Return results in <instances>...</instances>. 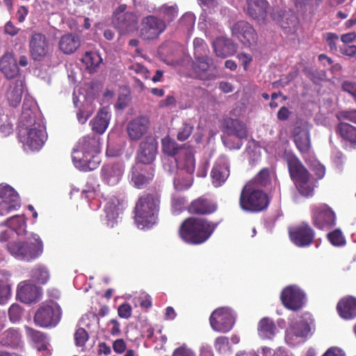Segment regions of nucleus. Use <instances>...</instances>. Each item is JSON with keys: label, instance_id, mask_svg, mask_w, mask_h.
I'll use <instances>...</instances> for the list:
<instances>
[{"label": "nucleus", "instance_id": "60", "mask_svg": "<svg viewBox=\"0 0 356 356\" xmlns=\"http://www.w3.org/2000/svg\"><path fill=\"white\" fill-rule=\"evenodd\" d=\"M310 166L312 170L315 172L318 179H322L325 173L324 165L319 163L318 161L314 160L311 162Z\"/></svg>", "mask_w": 356, "mask_h": 356}, {"label": "nucleus", "instance_id": "7", "mask_svg": "<svg viewBox=\"0 0 356 356\" xmlns=\"http://www.w3.org/2000/svg\"><path fill=\"white\" fill-rule=\"evenodd\" d=\"M285 160L290 176L300 193L305 196L312 195L314 185L308 170L293 154H286Z\"/></svg>", "mask_w": 356, "mask_h": 356}, {"label": "nucleus", "instance_id": "35", "mask_svg": "<svg viewBox=\"0 0 356 356\" xmlns=\"http://www.w3.org/2000/svg\"><path fill=\"white\" fill-rule=\"evenodd\" d=\"M58 45L62 52L71 54L80 47L81 39L77 35L67 33L60 37Z\"/></svg>", "mask_w": 356, "mask_h": 356}, {"label": "nucleus", "instance_id": "42", "mask_svg": "<svg viewBox=\"0 0 356 356\" xmlns=\"http://www.w3.org/2000/svg\"><path fill=\"white\" fill-rule=\"evenodd\" d=\"M258 331L261 338L272 339L275 334L276 327L270 319L264 318L259 321Z\"/></svg>", "mask_w": 356, "mask_h": 356}, {"label": "nucleus", "instance_id": "46", "mask_svg": "<svg viewBox=\"0 0 356 356\" xmlns=\"http://www.w3.org/2000/svg\"><path fill=\"white\" fill-rule=\"evenodd\" d=\"M157 12L162 16L164 22H171L178 15V7L176 4H164L158 9Z\"/></svg>", "mask_w": 356, "mask_h": 356}, {"label": "nucleus", "instance_id": "12", "mask_svg": "<svg viewBox=\"0 0 356 356\" xmlns=\"http://www.w3.org/2000/svg\"><path fill=\"white\" fill-rule=\"evenodd\" d=\"M311 330L309 323L300 318L291 323L286 331L285 341L289 346H296L302 341Z\"/></svg>", "mask_w": 356, "mask_h": 356}, {"label": "nucleus", "instance_id": "20", "mask_svg": "<svg viewBox=\"0 0 356 356\" xmlns=\"http://www.w3.org/2000/svg\"><path fill=\"white\" fill-rule=\"evenodd\" d=\"M154 170L152 165L143 166L136 163L132 168L131 181L134 186L142 188L154 177Z\"/></svg>", "mask_w": 356, "mask_h": 356}, {"label": "nucleus", "instance_id": "61", "mask_svg": "<svg viewBox=\"0 0 356 356\" xmlns=\"http://www.w3.org/2000/svg\"><path fill=\"white\" fill-rule=\"evenodd\" d=\"M172 356H196L193 350L187 346L183 345L177 348L172 353Z\"/></svg>", "mask_w": 356, "mask_h": 356}, {"label": "nucleus", "instance_id": "14", "mask_svg": "<svg viewBox=\"0 0 356 356\" xmlns=\"http://www.w3.org/2000/svg\"><path fill=\"white\" fill-rule=\"evenodd\" d=\"M20 207V200L13 188L7 184H0V216L6 215Z\"/></svg>", "mask_w": 356, "mask_h": 356}, {"label": "nucleus", "instance_id": "31", "mask_svg": "<svg viewBox=\"0 0 356 356\" xmlns=\"http://www.w3.org/2000/svg\"><path fill=\"white\" fill-rule=\"evenodd\" d=\"M26 332L27 336L33 341L34 347L43 353L44 356H49L51 352L49 349V341L47 337L41 332L33 330L26 326Z\"/></svg>", "mask_w": 356, "mask_h": 356}, {"label": "nucleus", "instance_id": "11", "mask_svg": "<svg viewBox=\"0 0 356 356\" xmlns=\"http://www.w3.org/2000/svg\"><path fill=\"white\" fill-rule=\"evenodd\" d=\"M212 329L218 332H227L234 323V314L227 307H220L212 312L209 318Z\"/></svg>", "mask_w": 356, "mask_h": 356}, {"label": "nucleus", "instance_id": "4", "mask_svg": "<svg viewBox=\"0 0 356 356\" xmlns=\"http://www.w3.org/2000/svg\"><path fill=\"white\" fill-rule=\"evenodd\" d=\"M185 170L186 176L183 177L184 184L180 183V177L174 181L175 188L177 191H184L189 188L193 184V173L195 168L194 151L191 148L184 149L180 151L177 158H166L164 159L163 168L165 170L172 172L175 168Z\"/></svg>", "mask_w": 356, "mask_h": 356}, {"label": "nucleus", "instance_id": "45", "mask_svg": "<svg viewBox=\"0 0 356 356\" xmlns=\"http://www.w3.org/2000/svg\"><path fill=\"white\" fill-rule=\"evenodd\" d=\"M338 131L343 139L356 144V127L346 122H340L338 125Z\"/></svg>", "mask_w": 356, "mask_h": 356}, {"label": "nucleus", "instance_id": "13", "mask_svg": "<svg viewBox=\"0 0 356 356\" xmlns=\"http://www.w3.org/2000/svg\"><path fill=\"white\" fill-rule=\"evenodd\" d=\"M314 225L318 229H330L336 224V215L327 204H319L312 209Z\"/></svg>", "mask_w": 356, "mask_h": 356}, {"label": "nucleus", "instance_id": "36", "mask_svg": "<svg viewBox=\"0 0 356 356\" xmlns=\"http://www.w3.org/2000/svg\"><path fill=\"white\" fill-rule=\"evenodd\" d=\"M294 142L300 152L307 153L311 147L309 130L307 128L296 127L294 129Z\"/></svg>", "mask_w": 356, "mask_h": 356}, {"label": "nucleus", "instance_id": "1", "mask_svg": "<svg viewBox=\"0 0 356 356\" xmlns=\"http://www.w3.org/2000/svg\"><path fill=\"white\" fill-rule=\"evenodd\" d=\"M19 138L26 151H38L42 148L47 135L36 102L25 97L19 121Z\"/></svg>", "mask_w": 356, "mask_h": 356}, {"label": "nucleus", "instance_id": "5", "mask_svg": "<svg viewBox=\"0 0 356 356\" xmlns=\"http://www.w3.org/2000/svg\"><path fill=\"white\" fill-rule=\"evenodd\" d=\"M216 228V225L204 218H189L179 229V236L188 243L200 244L206 241Z\"/></svg>", "mask_w": 356, "mask_h": 356}, {"label": "nucleus", "instance_id": "62", "mask_svg": "<svg viewBox=\"0 0 356 356\" xmlns=\"http://www.w3.org/2000/svg\"><path fill=\"white\" fill-rule=\"evenodd\" d=\"M129 69L136 74H140L145 79H148L149 76V72L147 70V69L139 63L131 65L129 67Z\"/></svg>", "mask_w": 356, "mask_h": 356}, {"label": "nucleus", "instance_id": "53", "mask_svg": "<svg viewBox=\"0 0 356 356\" xmlns=\"http://www.w3.org/2000/svg\"><path fill=\"white\" fill-rule=\"evenodd\" d=\"M327 238L330 243L335 246L343 245L346 240L340 229H335L327 234Z\"/></svg>", "mask_w": 356, "mask_h": 356}, {"label": "nucleus", "instance_id": "2", "mask_svg": "<svg viewBox=\"0 0 356 356\" xmlns=\"http://www.w3.org/2000/svg\"><path fill=\"white\" fill-rule=\"evenodd\" d=\"M101 138L97 135H88L79 140L72 152L74 167L81 171L96 169L100 162Z\"/></svg>", "mask_w": 356, "mask_h": 356}, {"label": "nucleus", "instance_id": "32", "mask_svg": "<svg viewBox=\"0 0 356 356\" xmlns=\"http://www.w3.org/2000/svg\"><path fill=\"white\" fill-rule=\"evenodd\" d=\"M0 70L8 79L15 78L19 74L16 60L10 53L5 54L0 60Z\"/></svg>", "mask_w": 356, "mask_h": 356}, {"label": "nucleus", "instance_id": "52", "mask_svg": "<svg viewBox=\"0 0 356 356\" xmlns=\"http://www.w3.org/2000/svg\"><path fill=\"white\" fill-rule=\"evenodd\" d=\"M337 118L340 122L350 121L356 124V110H343L337 113Z\"/></svg>", "mask_w": 356, "mask_h": 356}, {"label": "nucleus", "instance_id": "8", "mask_svg": "<svg viewBox=\"0 0 356 356\" xmlns=\"http://www.w3.org/2000/svg\"><path fill=\"white\" fill-rule=\"evenodd\" d=\"M268 205L266 195L248 183L243 188L240 197V206L244 211L258 212Z\"/></svg>", "mask_w": 356, "mask_h": 356}, {"label": "nucleus", "instance_id": "6", "mask_svg": "<svg viewBox=\"0 0 356 356\" xmlns=\"http://www.w3.org/2000/svg\"><path fill=\"white\" fill-rule=\"evenodd\" d=\"M7 249L17 259L31 261L42 254L43 243L37 234L31 233L24 242H13L8 244Z\"/></svg>", "mask_w": 356, "mask_h": 356}, {"label": "nucleus", "instance_id": "39", "mask_svg": "<svg viewBox=\"0 0 356 356\" xmlns=\"http://www.w3.org/2000/svg\"><path fill=\"white\" fill-rule=\"evenodd\" d=\"M195 62L193 64V70L197 76L200 79H207V72L213 65V60L205 56H200V58H195Z\"/></svg>", "mask_w": 356, "mask_h": 356}, {"label": "nucleus", "instance_id": "51", "mask_svg": "<svg viewBox=\"0 0 356 356\" xmlns=\"http://www.w3.org/2000/svg\"><path fill=\"white\" fill-rule=\"evenodd\" d=\"M10 296V286L6 282L0 280V305L6 304Z\"/></svg>", "mask_w": 356, "mask_h": 356}, {"label": "nucleus", "instance_id": "55", "mask_svg": "<svg viewBox=\"0 0 356 356\" xmlns=\"http://www.w3.org/2000/svg\"><path fill=\"white\" fill-rule=\"evenodd\" d=\"M214 346L216 349L221 354H225L229 351V339L226 337L216 338Z\"/></svg>", "mask_w": 356, "mask_h": 356}, {"label": "nucleus", "instance_id": "17", "mask_svg": "<svg viewBox=\"0 0 356 356\" xmlns=\"http://www.w3.org/2000/svg\"><path fill=\"white\" fill-rule=\"evenodd\" d=\"M232 35L236 37L245 46L250 47L257 42V36L253 27L247 22L238 21L232 27Z\"/></svg>", "mask_w": 356, "mask_h": 356}, {"label": "nucleus", "instance_id": "22", "mask_svg": "<svg viewBox=\"0 0 356 356\" xmlns=\"http://www.w3.org/2000/svg\"><path fill=\"white\" fill-rule=\"evenodd\" d=\"M124 171V166L121 163H108L101 170L102 181L109 186H115L121 180Z\"/></svg>", "mask_w": 356, "mask_h": 356}, {"label": "nucleus", "instance_id": "57", "mask_svg": "<svg viewBox=\"0 0 356 356\" xmlns=\"http://www.w3.org/2000/svg\"><path fill=\"white\" fill-rule=\"evenodd\" d=\"M99 185L92 186L88 184L86 186V188L83 190L82 197L86 200L94 199L98 193Z\"/></svg>", "mask_w": 356, "mask_h": 356}, {"label": "nucleus", "instance_id": "47", "mask_svg": "<svg viewBox=\"0 0 356 356\" xmlns=\"http://www.w3.org/2000/svg\"><path fill=\"white\" fill-rule=\"evenodd\" d=\"M6 224L17 235L23 234L25 232L26 221L22 216H13L8 220Z\"/></svg>", "mask_w": 356, "mask_h": 356}, {"label": "nucleus", "instance_id": "19", "mask_svg": "<svg viewBox=\"0 0 356 356\" xmlns=\"http://www.w3.org/2000/svg\"><path fill=\"white\" fill-rule=\"evenodd\" d=\"M225 132L228 136L222 138L223 143L230 149H239L241 146V143L238 141L235 145H229V136H234L238 139H242L247 136V130L245 126L238 120H227L226 121Z\"/></svg>", "mask_w": 356, "mask_h": 356}, {"label": "nucleus", "instance_id": "43", "mask_svg": "<svg viewBox=\"0 0 356 356\" xmlns=\"http://www.w3.org/2000/svg\"><path fill=\"white\" fill-rule=\"evenodd\" d=\"M183 149H180L175 140L171 139L170 137L166 136L162 139V151L168 156L166 158H174L173 156L176 154L179 155V152ZM164 163V160H163Z\"/></svg>", "mask_w": 356, "mask_h": 356}, {"label": "nucleus", "instance_id": "56", "mask_svg": "<svg viewBox=\"0 0 356 356\" xmlns=\"http://www.w3.org/2000/svg\"><path fill=\"white\" fill-rule=\"evenodd\" d=\"M88 334L83 328H79L74 334V340L77 346H83L88 340Z\"/></svg>", "mask_w": 356, "mask_h": 356}, {"label": "nucleus", "instance_id": "48", "mask_svg": "<svg viewBox=\"0 0 356 356\" xmlns=\"http://www.w3.org/2000/svg\"><path fill=\"white\" fill-rule=\"evenodd\" d=\"M195 23V16L191 13H185L179 21V26L189 34L193 31Z\"/></svg>", "mask_w": 356, "mask_h": 356}, {"label": "nucleus", "instance_id": "34", "mask_svg": "<svg viewBox=\"0 0 356 356\" xmlns=\"http://www.w3.org/2000/svg\"><path fill=\"white\" fill-rule=\"evenodd\" d=\"M337 311L341 318L350 320L356 317V298L346 297L341 299L337 305Z\"/></svg>", "mask_w": 356, "mask_h": 356}, {"label": "nucleus", "instance_id": "29", "mask_svg": "<svg viewBox=\"0 0 356 356\" xmlns=\"http://www.w3.org/2000/svg\"><path fill=\"white\" fill-rule=\"evenodd\" d=\"M149 121L145 117H138L130 121L127 127L129 138L131 140H138L147 132Z\"/></svg>", "mask_w": 356, "mask_h": 356}, {"label": "nucleus", "instance_id": "63", "mask_svg": "<svg viewBox=\"0 0 356 356\" xmlns=\"http://www.w3.org/2000/svg\"><path fill=\"white\" fill-rule=\"evenodd\" d=\"M284 353L285 350L282 347L277 348L275 350L267 347H264L261 349V356H282Z\"/></svg>", "mask_w": 356, "mask_h": 356}, {"label": "nucleus", "instance_id": "59", "mask_svg": "<svg viewBox=\"0 0 356 356\" xmlns=\"http://www.w3.org/2000/svg\"><path fill=\"white\" fill-rule=\"evenodd\" d=\"M193 127L189 124H184L177 133V139L180 141L186 140L191 134Z\"/></svg>", "mask_w": 356, "mask_h": 356}, {"label": "nucleus", "instance_id": "33", "mask_svg": "<svg viewBox=\"0 0 356 356\" xmlns=\"http://www.w3.org/2000/svg\"><path fill=\"white\" fill-rule=\"evenodd\" d=\"M213 50L217 56L225 58L233 54L236 50V45L228 38L219 37L213 42Z\"/></svg>", "mask_w": 356, "mask_h": 356}, {"label": "nucleus", "instance_id": "54", "mask_svg": "<svg viewBox=\"0 0 356 356\" xmlns=\"http://www.w3.org/2000/svg\"><path fill=\"white\" fill-rule=\"evenodd\" d=\"M269 180V171L264 168L261 170L258 175L255 177L254 180L250 183L252 184V186L256 184L257 186H266Z\"/></svg>", "mask_w": 356, "mask_h": 356}, {"label": "nucleus", "instance_id": "49", "mask_svg": "<svg viewBox=\"0 0 356 356\" xmlns=\"http://www.w3.org/2000/svg\"><path fill=\"white\" fill-rule=\"evenodd\" d=\"M195 58H200V56L207 55L208 51L207 44L203 39L196 38L193 40Z\"/></svg>", "mask_w": 356, "mask_h": 356}, {"label": "nucleus", "instance_id": "30", "mask_svg": "<svg viewBox=\"0 0 356 356\" xmlns=\"http://www.w3.org/2000/svg\"><path fill=\"white\" fill-rule=\"evenodd\" d=\"M6 97L11 106H17L22 99L23 93V81L21 79L15 81H8Z\"/></svg>", "mask_w": 356, "mask_h": 356}, {"label": "nucleus", "instance_id": "38", "mask_svg": "<svg viewBox=\"0 0 356 356\" xmlns=\"http://www.w3.org/2000/svg\"><path fill=\"white\" fill-rule=\"evenodd\" d=\"M110 115L106 108L101 109L93 121L91 122L92 129L98 134H103L109 124Z\"/></svg>", "mask_w": 356, "mask_h": 356}, {"label": "nucleus", "instance_id": "16", "mask_svg": "<svg viewBox=\"0 0 356 356\" xmlns=\"http://www.w3.org/2000/svg\"><path fill=\"white\" fill-rule=\"evenodd\" d=\"M281 300L286 308L297 311L303 307L305 302V295L299 287L289 286L283 289Z\"/></svg>", "mask_w": 356, "mask_h": 356}, {"label": "nucleus", "instance_id": "41", "mask_svg": "<svg viewBox=\"0 0 356 356\" xmlns=\"http://www.w3.org/2000/svg\"><path fill=\"white\" fill-rule=\"evenodd\" d=\"M30 275L34 282L42 284L47 283L50 277L48 268L41 264H38L32 268Z\"/></svg>", "mask_w": 356, "mask_h": 356}, {"label": "nucleus", "instance_id": "10", "mask_svg": "<svg viewBox=\"0 0 356 356\" xmlns=\"http://www.w3.org/2000/svg\"><path fill=\"white\" fill-rule=\"evenodd\" d=\"M61 309L54 302H50L41 305L34 316L36 325L43 327H55L60 320Z\"/></svg>", "mask_w": 356, "mask_h": 356}, {"label": "nucleus", "instance_id": "40", "mask_svg": "<svg viewBox=\"0 0 356 356\" xmlns=\"http://www.w3.org/2000/svg\"><path fill=\"white\" fill-rule=\"evenodd\" d=\"M22 343L21 336L15 329H8L0 334V345L4 346L17 347Z\"/></svg>", "mask_w": 356, "mask_h": 356}, {"label": "nucleus", "instance_id": "9", "mask_svg": "<svg viewBox=\"0 0 356 356\" xmlns=\"http://www.w3.org/2000/svg\"><path fill=\"white\" fill-rule=\"evenodd\" d=\"M113 23L121 34H127L136 30L138 17L134 12L127 10L125 4H121L113 12Z\"/></svg>", "mask_w": 356, "mask_h": 356}, {"label": "nucleus", "instance_id": "27", "mask_svg": "<svg viewBox=\"0 0 356 356\" xmlns=\"http://www.w3.org/2000/svg\"><path fill=\"white\" fill-rule=\"evenodd\" d=\"M49 44L46 37L40 33H35L30 41V51L34 60H40L48 54Z\"/></svg>", "mask_w": 356, "mask_h": 356}, {"label": "nucleus", "instance_id": "25", "mask_svg": "<svg viewBox=\"0 0 356 356\" xmlns=\"http://www.w3.org/2000/svg\"><path fill=\"white\" fill-rule=\"evenodd\" d=\"M229 175V165L225 156H220L215 163L211 172L212 184L215 187L220 186Z\"/></svg>", "mask_w": 356, "mask_h": 356}, {"label": "nucleus", "instance_id": "64", "mask_svg": "<svg viewBox=\"0 0 356 356\" xmlns=\"http://www.w3.org/2000/svg\"><path fill=\"white\" fill-rule=\"evenodd\" d=\"M131 307L127 303L121 305L118 308V315L120 318L127 319L131 316Z\"/></svg>", "mask_w": 356, "mask_h": 356}, {"label": "nucleus", "instance_id": "15", "mask_svg": "<svg viewBox=\"0 0 356 356\" xmlns=\"http://www.w3.org/2000/svg\"><path fill=\"white\" fill-rule=\"evenodd\" d=\"M166 29L165 22L153 15L143 19L140 30V36L145 40L158 38Z\"/></svg>", "mask_w": 356, "mask_h": 356}, {"label": "nucleus", "instance_id": "28", "mask_svg": "<svg viewBox=\"0 0 356 356\" xmlns=\"http://www.w3.org/2000/svg\"><path fill=\"white\" fill-rule=\"evenodd\" d=\"M268 6L266 0H246L245 11L252 19L264 22L267 16Z\"/></svg>", "mask_w": 356, "mask_h": 356}, {"label": "nucleus", "instance_id": "37", "mask_svg": "<svg viewBox=\"0 0 356 356\" xmlns=\"http://www.w3.org/2000/svg\"><path fill=\"white\" fill-rule=\"evenodd\" d=\"M216 209V204L210 200L202 198L193 201L188 208L191 213L197 214H209L215 211Z\"/></svg>", "mask_w": 356, "mask_h": 356}, {"label": "nucleus", "instance_id": "21", "mask_svg": "<svg viewBox=\"0 0 356 356\" xmlns=\"http://www.w3.org/2000/svg\"><path fill=\"white\" fill-rule=\"evenodd\" d=\"M125 202L123 199L116 197H111L105 206L106 224L110 227H113L120 220V214L125 207Z\"/></svg>", "mask_w": 356, "mask_h": 356}, {"label": "nucleus", "instance_id": "58", "mask_svg": "<svg viewBox=\"0 0 356 356\" xmlns=\"http://www.w3.org/2000/svg\"><path fill=\"white\" fill-rule=\"evenodd\" d=\"M8 314L10 320L12 322H17L22 316V308L19 305L13 304L12 305L8 310Z\"/></svg>", "mask_w": 356, "mask_h": 356}, {"label": "nucleus", "instance_id": "3", "mask_svg": "<svg viewBox=\"0 0 356 356\" xmlns=\"http://www.w3.org/2000/svg\"><path fill=\"white\" fill-rule=\"evenodd\" d=\"M160 196L158 193L141 195L136 202L134 209V220L141 229H149L157 222Z\"/></svg>", "mask_w": 356, "mask_h": 356}, {"label": "nucleus", "instance_id": "44", "mask_svg": "<svg viewBox=\"0 0 356 356\" xmlns=\"http://www.w3.org/2000/svg\"><path fill=\"white\" fill-rule=\"evenodd\" d=\"M82 62L84 63L86 68L90 72H92L102 62V58L97 52L88 51L86 52L82 58Z\"/></svg>", "mask_w": 356, "mask_h": 356}, {"label": "nucleus", "instance_id": "23", "mask_svg": "<svg viewBox=\"0 0 356 356\" xmlns=\"http://www.w3.org/2000/svg\"><path fill=\"white\" fill-rule=\"evenodd\" d=\"M77 91L75 90L73 94V102L76 107H79V103L81 104L83 108H79L77 112V120L79 123L84 124L92 114L95 106L89 97H87L84 94L78 91L79 95H76Z\"/></svg>", "mask_w": 356, "mask_h": 356}, {"label": "nucleus", "instance_id": "26", "mask_svg": "<svg viewBox=\"0 0 356 356\" xmlns=\"http://www.w3.org/2000/svg\"><path fill=\"white\" fill-rule=\"evenodd\" d=\"M40 295V289L27 281L22 282L18 285L17 296L24 303L29 304L36 302Z\"/></svg>", "mask_w": 356, "mask_h": 356}, {"label": "nucleus", "instance_id": "50", "mask_svg": "<svg viewBox=\"0 0 356 356\" xmlns=\"http://www.w3.org/2000/svg\"><path fill=\"white\" fill-rule=\"evenodd\" d=\"M13 124L6 115H0V133L4 136H8L13 133Z\"/></svg>", "mask_w": 356, "mask_h": 356}, {"label": "nucleus", "instance_id": "18", "mask_svg": "<svg viewBox=\"0 0 356 356\" xmlns=\"http://www.w3.org/2000/svg\"><path fill=\"white\" fill-rule=\"evenodd\" d=\"M157 151V143L152 137H147L140 145L137 153V163L150 165L154 161Z\"/></svg>", "mask_w": 356, "mask_h": 356}, {"label": "nucleus", "instance_id": "24", "mask_svg": "<svg viewBox=\"0 0 356 356\" xmlns=\"http://www.w3.org/2000/svg\"><path fill=\"white\" fill-rule=\"evenodd\" d=\"M291 241L298 247L310 245L314 238V232L307 224H302L289 232Z\"/></svg>", "mask_w": 356, "mask_h": 356}]
</instances>
